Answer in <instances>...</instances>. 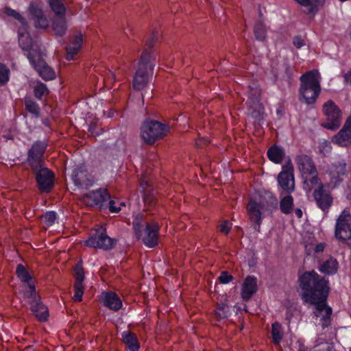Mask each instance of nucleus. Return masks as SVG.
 I'll return each instance as SVG.
<instances>
[{
  "label": "nucleus",
  "mask_w": 351,
  "mask_h": 351,
  "mask_svg": "<svg viewBox=\"0 0 351 351\" xmlns=\"http://www.w3.org/2000/svg\"><path fill=\"white\" fill-rule=\"evenodd\" d=\"M298 285L300 296L304 304L315 306L317 317L320 319L323 328L331 324L332 308L328 305L327 299L330 292L328 280L321 276L315 271H304L299 276Z\"/></svg>",
  "instance_id": "f257e3e1"
},
{
  "label": "nucleus",
  "mask_w": 351,
  "mask_h": 351,
  "mask_svg": "<svg viewBox=\"0 0 351 351\" xmlns=\"http://www.w3.org/2000/svg\"><path fill=\"white\" fill-rule=\"evenodd\" d=\"M319 73L316 70L306 71L300 77L298 97L301 102L313 105L321 93V84Z\"/></svg>",
  "instance_id": "f03ea898"
},
{
  "label": "nucleus",
  "mask_w": 351,
  "mask_h": 351,
  "mask_svg": "<svg viewBox=\"0 0 351 351\" xmlns=\"http://www.w3.org/2000/svg\"><path fill=\"white\" fill-rule=\"evenodd\" d=\"M133 228L138 239L148 247H154L158 243L160 226L156 221H145L143 215H137L133 221Z\"/></svg>",
  "instance_id": "7ed1b4c3"
},
{
  "label": "nucleus",
  "mask_w": 351,
  "mask_h": 351,
  "mask_svg": "<svg viewBox=\"0 0 351 351\" xmlns=\"http://www.w3.org/2000/svg\"><path fill=\"white\" fill-rule=\"evenodd\" d=\"M295 163L308 190L319 184L318 172L311 157L306 154L298 155L295 158Z\"/></svg>",
  "instance_id": "20e7f679"
},
{
  "label": "nucleus",
  "mask_w": 351,
  "mask_h": 351,
  "mask_svg": "<svg viewBox=\"0 0 351 351\" xmlns=\"http://www.w3.org/2000/svg\"><path fill=\"white\" fill-rule=\"evenodd\" d=\"M154 64L151 54L144 51L140 58L138 69L133 78V87L136 90H142L148 83L149 73L153 71Z\"/></svg>",
  "instance_id": "39448f33"
},
{
  "label": "nucleus",
  "mask_w": 351,
  "mask_h": 351,
  "mask_svg": "<svg viewBox=\"0 0 351 351\" xmlns=\"http://www.w3.org/2000/svg\"><path fill=\"white\" fill-rule=\"evenodd\" d=\"M169 131L167 125L157 121L145 120L141 128V136L149 145L162 138Z\"/></svg>",
  "instance_id": "423d86ee"
},
{
  "label": "nucleus",
  "mask_w": 351,
  "mask_h": 351,
  "mask_svg": "<svg viewBox=\"0 0 351 351\" xmlns=\"http://www.w3.org/2000/svg\"><path fill=\"white\" fill-rule=\"evenodd\" d=\"M263 210V197L261 191L256 190L250 198L247 206V211L249 219L254 229L260 232L262 222V214Z\"/></svg>",
  "instance_id": "0eeeda50"
},
{
  "label": "nucleus",
  "mask_w": 351,
  "mask_h": 351,
  "mask_svg": "<svg viewBox=\"0 0 351 351\" xmlns=\"http://www.w3.org/2000/svg\"><path fill=\"white\" fill-rule=\"evenodd\" d=\"M322 111L325 116L321 125L327 130L336 131L341 125V110L331 99L325 102L322 106Z\"/></svg>",
  "instance_id": "6e6552de"
},
{
  "label": "nucleus",
  "mask_w": 351,
  "mask_h": 351,
  "mask_svg": "<svg viewBox=\"0 0 351 351\" xmlns=\"http://www.w3.org/2000/svg\"><path fill=\"white\" fill-rule=\"evenodd\" d=\"M294 168L291 160L288 157L282 166V171L278 173L277 181L284 192L291 194L295 190Z\"/></svg>",
  "instance_id": "1a4fd4ad"
},
{
  "label": "nucleus",
  "mask_w": 351,
  "mask_h": 351,
  "mask_svg": "<svg viewBox=\"0 0 351 351\" xmlns=\"http://www.w3.org/2000/svg\"><path fill=\"white\" fill-rule=\"evenodd\" d=\"M335 237L339 241L351 243V215L343 211L338 217L335 226Z\"/></svg>",
  "instance_id": "9d476101"
},
{
  "label": "nucleus",
  "mask_w": 351,
  "mask_h": 351,
  "mask_svg": "<svg viewBox=\"0 0 351 351\" xmlns=\"http://www.w3.org/2000/svg\"><path fill=\"white\" fill-rule=\"evenodd\" d=\"M116 241L109 237L105 229L101 228L96 231L86 241V246L94 248H100L105 250H110L114 247Z\"/></svg>",
  "instance_id": "9b49d317"
},
{
  "label": "nucleus",
  "mask_w": 351,
  "mask_h": 351,
  "mask_svg": "<svg viewBox=\"0 0 351 351\" xmlns=\"http://www.w3.org/2000/svg\"><path fill=\"white\" fill-rule=\"evenodd\" d=\"M27 58L40 77L44 80L49 81L56 78V72L44 61L40 54L33 55L31 52H29Z\"/></svg>",
  "instance_id": "f8f14e48"
},
{
  "label": "nucleus",
  "mask_w": 351,
  "mask_h": 351,
  "mask_svg": "<svg viewBox=\"0 0 351 351\" xmlns=\"http://www.w3.org/2000/svg\"><path fill=\"white\" fill-rule=\"evenodd\" d=\"M30 19L33 21L34 25L36 29H46L49 26V21L45 15L42 3L36 1L29 2L28 6Z\"/></svg>",
  "instance_id": "ddd939ff"
},
{
  "label": "nucleus",
  "mask_w": 351,
  "mask_h": 351,
  "mask_svg": "<svg viewBox=\"0 0 351 351\" xmlns=\"http://www.w3.org/2000/svg\"><path fill=\"white\" fill-rule=\"evenodd\" d=\"M248 110L253 119L257 122L255 127L261 128V121L263 119V106L261 102V94L256 95V90H252L247 101Z\"/></svg>",
  "instance_id": "4468645a"
},
{
  "label": "nucleus",
  "mask_w": 351,
  "mask_h": 351,
  "mask_svg": "<svg viewBox=\"0 0 351 351\" xmlns=\"http://www.w3.org/2000/svg\"><path fill=\"white\" fill-rule=\"evenodd\" d=\"M313 195L317 206L323 211L327 210L332 204L333 198L330 191L322 183L314 190Z\"/></svg>",
  "instance_id": "2eb2a0df"
},
{
  "label": "nucleus",
  "mask_w": 351,
  "mask_h": 351,
  "mask_svg": "<svg viewBox=\"0 0 351 351\" xmlns=\"http://www.w3.org/2000/svg\"><path fill=\"white\" fill-rule=\"evenodd\" d=\"M34 174L39 189L49 192L53 185L54 174L53 172L45 167Z\"/></svg>",
  "instance_id": "dca6fc26"
},
{
  "label": "nucleus",
  "mask_w": 351,
  "mask_h": 351,
  "mask_svg": "<svg viewBox=\"0 0 351 351\" xmlns=\"http://www.w3.org/2000/svg\"><path fill=\"white\" fill-rule=\"evenodd\" d=\"M71 178L75 186L87 189L93 184V180L84 167H77L73 170Z\"/></svg>",
  "instance_id": "f3484780"
},
{
  "label": "nucleus",
  "mask_w": 351,
  "mask_h": 351,
  "mask_svg": "<svg viewBox=\"0 0 351 351\" xmlns=\"http://www.w3.org/2000/svg\"><path fill=\"white\" fill-rule=\"evenodd\" d=\"M110 195L107 189H99L92 191L84 196V200L90 206L97 205L104 207L110 199Z\"/></svg>",
  "instance_id": "a211bd4d"
},
{
  "label": "nucleus",
  "mask_w": 351,
  "mask_h": 351,
  "mask_svg": "<svg viewBox=\"0 0 351 351\" xmlns=\"http://www.w3.org/2000/svg\"><path fill=\"white\" fill-rule=\"evenodd\" d=\"M332 141L341 147L351 145V115L348 117L342 128L332 137Z\"/></svg>",
  "instance_id": "6ab92c4d"
},
{
  "label": "nucleus",
  "mask_w": 351,
  "mask_h": 351,
  "mask_svg": "<svg viewBox=\"0 0 351 351\" xmlns=\"http://www.w3.org/2000/svg\"><path fill=\"white\" fill-rule=\"evenodd\" d=\"M346 166L347 164L343 159L335 161L331 165L330 177L335 186L339 185L343 181V178L346 173Z\"/></svg>",
  "instance_id": "aec40b11"
},
{
  "label": "nucleus",
  "mask_w": 351,
  "mask_h": 351,
  "mask_svg": "<svg viewBox=\"0 0 351 351\" xmlns=\"http://www.w3.org/2000/svg\"><path fill=\"white\" fill-rule=\"evenodd\" d=\"M257 290V278L254 276H248L242 284L241 292L242 299L244 301H248Z\"/></svg>",
  "instance_id": "412c9836"
},
{
  "label": "nucleus",
  "mask_w": 351,
  "mask_h": 351,
  "mask_svg": "<svg viewBox=\"0 0 351 351\" xmlns=\"http://www.w3.org/2000/svg\"><path fill=\"white\" fill-rule=\"evenodd\" d=\"M25 26L23 25L19 29V46L23 51H27V53L31 52L33 55L38 54L34 50H31L32 47V38Z\"/></svg>",
  "instance_id": "4be33fe9"
},
{
  "label": "nucleus",
  "mask_w": 351,
  "mask_h": 351,
  "mask_svg": "<svg viewBox=\"0 0 351 351\" xmlns=\"http://www.w3.org/2000/svg\"><path fill=\"white\" fill-rule=\"evenodd\" d=\"M102 302L110 309L117 311L122 307V302L119 296L112 292L106 293L103 295Z\"/></svg>",
  "instance_id": "5701e85b"
},
{
  "label": "nucleus",
  "mask_w": 351,
  "mask_h": 351,
  "mask_svg": "<svg viewBox=\"0 0 351 351\" xmlns=\"http://www.w3.org/2000/svg\"><path fill=\"white\" fill-rule=\"evenodd\" d=\"M30 306L32 311L38 320L43 322L47 320L49 316L48 309L47 307L43 304L40 297L34 302H32Z\"/></svg>",
  "instance_id": "b1692460"
},
{
  "label": "nucleus",
  "mask_w": 351,
  "mask_h": 351,
  "mask_svg": "<svg viewBox=\"0 0 351 351\" xmlns=\"http://www.w3.org/2000/svg\"><path fill=\"white\" fill-rule=\"evenodd\" d=\"M82 35L80 34L76 36L75 38L66 47V58L68 60H71L74 56L77 55L82 47Z\"/></svg>",
  "instance_id": "393cba45"
},
{
  "label": "nucleus",
  "mask_w": 351,
  "mask_h": 351,
  "mask_svg": "<svg viewBox=\"0 0 351 351\" xmlns=\"http://www.w3.org/2000/svg\"><path fill=\"white\" fill-rule=\"evenodd\" d=\"M122 341L130 351H138L140 345L137 336L130 330L123 331L121 333Z\"/></svg>",
  "instance_id": "a878e982"
},
{
  "label": "nucleus",
  "mask_w": 351,
  "mask_h": 351,
  "mask_svg": "<svg viewBox=\"0 0 351 351\" xmlns=\"http://www.w3.org/2000/svg\"><path fill=\"white\" fill-rule=\"evenodd\" d=\"M267 155L269 160L274 163L281 164L285 153L282 147L277 145H273L267 150Z\"/></svg>",
  "instance_id": "bb28decb"
},
{
  "label": "nucleus",
  "mask_w": 351,
  "mask_h": 351,
  "mask_svg": "<svg viewBox=\"0 0 351 351\" xmlns=\"http://www.w3.org/2000/svg\"><path fill=\"white\" fill-rule=\"evenodd\" d=\"M278 207V201L276 195L271 192L265 190V211L271 213L276 211Z\"/></svg>",
  "instance_id": "cd10ccee"
},
{
  "label": "nucleus",
  "mask_w": 351,
  "mask_h": 351,
  "mask_svg": "<svg viewBox=\"0 0 351 351\" xmlns=\"http://www.w3.org/2000/svg\"><path fill=\"white\" fill-rule=\"evenodd\" d=\"M338 267L337 261L333 257H330L321 265L319 271L326 274L333 275L337 271Z\"/></svg>",
  "instance_id": "c85d7f7f"
},
{
  "label": "nucleus",
  "mask_w": 351,
  "mask_h": 351,
  "mask_svg": "<svg viewBox=\"0 0 351 351\" xmlns=\"http://www.w3.org/2000/svg\"><path fill=\"white\" fill-rule=\"evenodd\" d=\"M47 144L45 141H36L27 152V156H32L36 158H44V153Z\"/></svg>",
  "instance_id": "c756f323"
},
{
  "label": "nucleus",
  "mask_w": 351,
  "mask_h": 351,
  "mask_svg": "<svg viewBox=\"0 0 351 351\" xmlns=\"http://www.w3.org/2000/svg\"><path fill=\"white\" fill-rule=\"evenodd\" d=\"M298 4L307 7L308 12L314 16L318 11V5L322 3L324 0H294Z\"/></svg>",
  "instance_id": "7c9ffc66"
},
{
  "label": "nucleus",
  "mask_w": 351,
  "mask_h": 351,
  "mask_svg": "<svg viewBox=\"0 0 351 351\" xmlns=\"http://www.w3.org/2000/svg\"><path fill=\"white\" fill-rule=\"evenodd\" d=\"M52 25V29L55 34L58 36H62L65 34L66 30V23L64 15L57 16Z\"/></svg>",
  "instance_id": "2f4dec72"
},
{
  "label": "nucleus",
  "mask_w": 351,
  "mask_h": 351,
  "mask_svg": "<svg viewBox=\"0 0 351 351\" xmlns=\"http://www.w3.org/2000/svg\"><path fill=\"white\" fill-rule=\"evenodd\" d=\"M26 161L34 173L45 167L44 158L27 156Z\"/></svg>",
  "instance_id": "473e14b6"
},
{
  "label": "nucleus",
  "mask_w": 351,
  "mask_h": 351,
  "mask_svg": "<svg viewBox=\"0 0 351 351\" xmlns=\"http://www.w3.org/2000/svg\"><path fill=\"white\" fill-rule=\"evenodd\" d=\"M280 209L284 214L288 215L291 213L293 208V198L290 195L282 197L279 204Z\"/></svg>",
  "instance_id": "72a5a7b5"
},
{
  "label": "nucleus",
  "mask_w": 351,
  "mask_h": 351,
  "mask_svg": "<svg viewBox=\"0 0 351 351\" xmlns=\"http://www.w3.org/2000/svg\"><path fill=\"white\" fill-rule=\"evenodd\" d=\"M271 339L275 345H278L283 337L282 325L279 322H274L271 325Z\"/></svg>",
  "instance_id": "f704fd0d"
},
{
  "label": "nucleus",
  "mask_w": 351,
  "mask_h": 351,
  "mask_svg": "<svg viewBox=\"0 0 351 351\" xmlns=\"http://www.w3.org/2000/svg\"><path fill=\"white\" fill-rule=\"evenodd\" d=\"M49 5L56 16H63L65 14L66 8L64 0H47Z\"/></svg>",
  "instance_id": "c9c22d12"
},
{
  "label": "nucleus",
  "mask_w": 351,
  "mask_h": 351,
  "mask_svg": "<svg viewBox=\"0 0 351 351\" xmlns=\"http://www.w3.org/2000/svg\"><path fill=\"white\" fill-rule=\"evenodd\" d=\"M215 315L219 319L228 318L231 315L230 307L226 302L219 304L215 310Z\"/></svg>",
  "instance_id": "e433bc0d"
},
{
  "label": "nucleus",
  "mask_w": 351,
  "mask_h": 351,
  "mask_svg": "<svg viewBox=\"0 0 351 351\" xmlns=\"http://www.w3.org/2000/svg\"><path fill=\"white\" fill-rule=\"evenodd\" d=\"M34 93L36 98L40 100L49 94V90L44 83L38 82L34 87Z\"/></svg>",
  "instance_id": "4c0bfd02"
},
{
  "label": "nucleus",
  "mask_w": 351,
  "mask_h": 351,
  "mask_svg": "<svg viewBox=\"0 0 351 351\" xmlns=\"http://www.w3.org/2000/svg\"><path fill=\"white\" fill-rule=\"evenodd\" d=\"M16 273L18 278L22 282H27V284L30 283V280H32V276H30L28 271L25 269V267L22 264H19L17 265Z\"/></svg>",
  "instance_id": "58836bf2"
},
{
  "label": "nucleus",
  "mask_w": 351,
  "mask_h": 351,
  "mask_svg": "<svg viewBox=\"0 0 351 351\" xmlns=\"http://www.w3.org/2000/svg\"><path fill=\"white\" fill-rule=\"evenodd\" d=\"M25 109L36 117L40 114V108L38 105L32 99H26L25 101Z\"/></svg>",
  "instance_id": "ea45409f"
},
{
  "label": "nucleus",
  "mask_w": 351,
  "mask_h": 351,
  "mask_svg": "<svg viewBox=\"0 0 351 351\" xmlns=\"http://www.w3.org/2000/svg\"><path fill=\"white\" fill-rule=\"evenodd\" d=\"M75 275V284H83L84 280V272L81 264L77 263L74 269Z\"/></svg>",
  "instance_id": "a19ab883"
},
{
  "label": "nucleus",
  "mask_w": 351,
  "mask_h": 351,
  "mask_svg": "<svg viewBox=\"0 0 351 351\" xmlns=\"http://www.w3.org/2000/svg\"><path fill=\"white\" fill-rule=\"evenodd\" d=\"M28 288L29 289L24 292V296L29 300V303L30 304L38 299L39 296L36 295L35 287L31 283L28 284Z\"/></svg>",
  "instance_id": "79ce46f5"
},
{
  "label": "nucleus",
  "mask_w": 351,
  "mask_h": 351,
  "mask_svg": "<svg viewBox=\"0 0 351 351\" xmlns=\"http://www.w3.org/2000/svg\"><path fill=\"white\" fill-rule=\"evenodd\" d=\"M5 13L10 16H12L16 20H18L19 22H21L22 26L26 25V21L25 19L22 16L21 14H19L16 10L11 9L10 8H6L5 9Z\"/></svg>",
  "instance_id": "37998d69"
},
{
  "label": "nucleus",
  "mask_w": 351,
  "mask_h": 351,
  "mask_svg": "<svg viewBox=\"0 0 351 351\" xmlns=\"http://www.w3.org/2000/svg\"><path fill=\"white\" fill-rule=\"evenodd\" d=\"M75 293L73 299L75 302H81L82 295L84 294V285L83 284H74Z\"/></svg>",
  "instance_id": "c03bdc74"
},
{
  "label": "nucleus",
  "mask_w": 351,
  "mask_h": 351,
  "mask_svg": "<svg viewBox=\"0 0 351 351\" xmlns=\"http://www.w3.org/2000/svg\"><path fill=\"white\" fill-rule=\"evenodd\" d=\"M283 66L285 70L282 77L285 80L290 82L293 77V69L288 63H285Z\"/></svg>",
  "instance_id": "a18cd8bd"
},
{
  "label": "nucleus",
  "mask_w": 351,
  "mask_h": 351,
  "mask_svg": "<svg viewBox=\"0 0 351 351\" xmlns=\"http://www.w3.org/2000/svg\"><path fill=\"white\" fill-rule=\"evenodd\" d=\"M254 35L258 40H263V25L261 21H258L254 26Z\"/></svg>",
  "instance_id": "49530a36"
},
{
  "label": "nucleus",
  "mask_w": 351,
  "mask_h": 351,
  "mask_svg": "<svg viewBox=\"0 0 351 351\" xmlns=\"http://www.w3.org/2000/svg\"><path fill=\"white\" fill-rule=\"evenodd\" d=\"M9 70L3 64H0V86L8 80Z\"/></svg>",
  "instance_id": "de8ad7c7"
},
{
  "label": "nucleus",
  "mask_w": 351,
  "mask_h": 351,
  "mask_svg": "<svg viewBox=\"0 0 351 351\" xmlns=\"http://www.w3.org/2000/svg\"><path fill=\"white\" fill-rule=\"evenodd\" d=\"M43 219L48 226H51L54 223L56 219V213L54 211L47 212L44 216Z\"/></svg>",
  "instance_id": "09e8293b"
},
{
  "label": "nucleus",
  "mask_w": 351,
  "mask_h": 351,
  "mask_svg": "<svg viewBox=\"0 0 351 351\" xmlns=\"http://www.w3.org/2000/svg\"><path fill=\"white\" fill-rule=\"evenodd\" d=\"M109 205V210L111 213H118L121 210L120 206H125V203L119 204L112 199H109L107 202Z\"/></svg>",
  "instance_id": "8fccbe9b"
},
{
  "label": "nucleus",
  "mask_w": 351,
  "mask_h": 351,
  "mask_svg": "<svg viewBox=\"0 0 351 351\" xmlns=\"http://www.w3.org/2000/svg\"><path fill=\"white\" fill-rule=\"evenodd\" d=\"M311 351H333V347L331 344L325 342L316 345Z\"/></svg>",
  "instance_id": "3c124183"
},
{
  "label": "nucleus",
  "mask_w": 351,
  "mask_h": 351,
  "mask_svg": "<svg viewBox=\"0 0 351 351\" xmlns=\"http://www.w3.org/2000/svg\"><path fill=\"white\" fill-rule=\"evenodd\" d=\"M88 131L92 136H98L101 134L102 128L99 127L96 123H91L88 126Z\"/></svg>",
  "instance_id": "603ef678"
},
{
  "label": "nucleus",
  "mask_w": 351,
  "mask_h": 351,
  "mask_svg": "<svg viewBox=\"0 0 351 351\" xmlns=\"http://www.w3.org/2000/svg\"><path fill=\"white\" fill-rule=\"evenodd\" d=\"M145 206H152L156 202V198L150 192H146L143 197Z\"/></svg>",
  "instance_id": "864d4df0"
},
{
  "label": "nucleus",
  "mask_w": 351,
  "mask_h": 351,
  "mask_svg": "<svg viewBox=\"0 0 351 351\" xmlns=\"http://www.w3.org/2000/svg\"><path fill=\"white\" fill-rule=\"evenodd\" d=\"M219 282L222 284H227L233 280V276L229 274L227 271H222L218 278Z\"/></svg>",
  "instance_id": "5fc2aeb1"
},
{
  "label": "nucleus",
  "mask_w": 351,
  "mask_h": 351,
  "mask_svg": "<svg viewBox=\"0 0 351 351\" xmlns=\"http://www.w3.org/2000/svg\"><path fill=\"white\" fill-rule=\"evenodd\" d=\"M232 228V223L228 222V221H223L219 226V230L224 233L226 234H228L230 230Z\"/></svg>",
  "instance_id": "6e6d98bb"
},
{
  "label": "nucleus",
  "mask_w": 351,
  "mask_h": 351,
  "mask_svg": "<svg viewBox=\"0 0 351 351\" xmlns=\"http://www.w3.org/2000/svg\"><path fill=\"white\" fill-rule=\"evenodd\" d=\"M293 43L294 46L298 49H300L305 45L304 40L302 39L300 36H297L293 38Z\"/></svg>",
  "instance_id": "4d7b16f0"
},
{
  "label": "nucleus",
  "mask_w": 351,
  "mask_h": 351,
  "mask_svg": "<svg viewBox=\"0 0 351 351\" xmlns=\"http://www.w3.org/2000/svg\"><path fill=\"white\" fill-rule=\"evenodd\" d=\"M343 78L344 84L351 86V69L343 74Z\"/></svg>",
  "instance_id": "13d9d810"
},
{
  "label": "nucleus",
  "mask_w": 351,
  "mask_h": 351,
  "mask_svg": "<svg viewBox=\"0 0 351 351\" xmlns=\"http://www.w3.org/2000/svg\"><path fill=\"white\" fill-rule=\"evenodd\" d=\"M156 39V36L155 35L154 33H153L152 35L149 37V38L147 41L146 45L149 47H152L154 45V42H155Z\"/></svg>",
  "instance_id": "bf43d9fd"
},
{
  "label": "nucleus",
  "mask_w": 351,
  "mask_h": 351,
  "mask_svg": "<svg viewBox=\"0 0 351 351\" xmlns=\"http://www.w3.org/2000/svg\"><path fill=\"white\" fill-rule=\"evenodd\" d=\"M325 244L323 243H318L315 247V252L319 253L322 252L324 250Z\"/></svg>",
  "instance_id": "052dcab7"
},
{
  "label": "nucleus",
  "mask_w": 351,
  "mask_h": 351,
  "mask_svg": "<svg viewBox=\"0 0 351 351\" xmlns=\"http://www.w3.org/2000/svg\"><path fill=\"white\" fill-rule=\"evenodd\" d=\"M295 213L298 218H300L302 216V211L300 208H296L295 210Z\"/></svg>",
  "instance_id": "680f3d73"
},
{
  "label": "nucleus",
  "mask_w": 351,
  "mask_h": 351,
  "mask_svg": "<svg viewBox=\"0 0 351 351\" xmlns=\"http://www.w3.org/2000/svg\"><path fill=\"white\" fill-rule=\"evenodd\" d=\"M202 141H204L206 143V141L202 139V140H200L199 142H196V145L197 147H201L202 146Z\"/></svg>",
  "instance_id": "e2e57ef3"
},
{
  "label": "nucleus",
  "mask_w": 351,
  "mask_h": 351,
  "mask_svg": "<svg viewBox=\"0 0 351 351\" xmlns=\"http://www.w3.org/2000/svg\"><path fill=\"white\" fill-rule=\"evenodd\" d=\"M141 184L142 186H143L144 185L148 186L147 182L144 180H142Z\"/></svg>",
  "instance_id": "0e129e2a"
},
{
  "label": "nucleus",
  "mask_w": 351,
  "mask_h": 351,
  "mask_svg": "<svg viewBox=\"0 0 351 351\" xmlns=\"http://www.w3.org/2000/svg\"><path fill=\"white\" fill-rule=\"evenodd\" d=\"M110 77H112L113 79H114V80H115V75H114V73L111 72V73H110Z\"/></svg>",
  "instance_id": "69168bd1"
}]
</instances>
